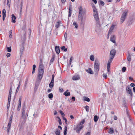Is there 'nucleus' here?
<instances>
[{
  "instance_id": "bf43d9fd",
  "label": "nucleus",
  "mask_w": 135,
  "mask_h": 135,
  "mask_svg": "<svg viewBox=\"0 0 135 135\" xmlns=\"http://www.w3.org/2000/svg\"><path fill=\"white\" fill-rule=\"evenodd\" d=\"M11 55V54L9 53H8L6 55V56L7 57H9Z\"/></svg>"
},
{
  "instance_id": "aec40b11",
  "label": "nucleus",
  "mask_w": 135,
  "mask_h": 135,
  "mask_svg": "<svg viewBox=\"0 0 135 135\" xmlns=\"http://www.w3.org/2000/svg\"><path fill=\"white\" fill-rule=\"evenodd\" d=\"M71 7H70L69 10V15H68V17H70L72 13V10L71 9Z\"/></svg>"
},
{
  "instance_id": "37998d69",
  "label": "nucleus",
  "mask_w": 135,
  "mask_h": 135,
  "mask_svg": "<svg viewBox=\"0 0 135 135\" xmlns=\"http://www.w3.org/2000/svg\"><path fill=\"white\" fill-rule=\"evenodd\" d=\"M7 50L8 52H10L11 51V47H7Z\"/></svg>"
},
{
  "instance_id": "a19ab883",
  "label": "nucleus",
  "mask_w": 135,
  "mask_h": 135,
  "mask_svg": "<svg viewBox=\"0 0 135 135\" xmlns=\"http://www.w3.org/2000/svg\"><path fill=\"white\" fill-rule=\"evenodd\" d=\"M48 97L49 98L51 99L53 97V95L52 93H50L49 94Z\"/></svg>"
},
{
  "instance_id": "7c9ffc66",
  "label": "nucleus",
  "mask_w": 135,
  "mask_h": 135,
  "mask_svg": "<svg viewBox=\"0 0 135 135\" xmlns=\"http://www.w3.org/2000/svg\"><path fill=\"white\" fill-rule=\"evenodd\" d=\"M83 128V127L82 126L80 128H78L77 127L76 129V132L78 133H79L80 130Z\"/></svg>"
},
{
  "instance_id": "f03ea898",
  "label": "nucleus",
  "mask_w": 135,
  "mask_h": 135,
  "mask_svg": "<svg viewBox=\"0 0 135 135\" xmlns=\"http://www.w3.org/2000/svg\"><path fill=\"white\" fill-rule=\"evenodd\" d=\"M26 106L25 105L23 106L22 110V114L21 117L20 125V128L23 127L25 123L26 122L27 118L28 117V114L27 112H25Z\"/></svg>"
},
{
  "instance_id": "680f3d73",
  "label": "nucleus",
  "mask_w": 135,
  "mask_h": 135,
  "mask_svg": "<svg viewBox=\"0 0 135 135\" xmlns=\"http://www.w3.org/2000/svg\"><path fill=\"white\" fill-rule=\"evenodd\" d=\"M90 132H88L84 135H90Z\"/></svg>"
},
{
  "instance_id": "338daca9",
  "label": "nucleus",
  "mask_w": 135,
  "mask_h": 135,
  "mask_svg": "<svg viewBox=\"0 0 135 135\" xmlns=\"http://www.w3.org/2000/svg\"><path fill=\"white\" fill-rule=\"evenodd\" d=\"M114 119L115 120H116L117 119V117L116 116H114Z\"/></svg>"
},
{
  "instance_id": "ddd939ff",
  "label": "nucleus",
  "mask_w": 135,
  "mask_h": 135,
  "mask_svg": "<svg viewBox=\"0 0 135 135\" xmlns=\"http://www.w3.org/2000/svg\"><path fill=\"white\" fill-rule=\"evenodd\" d=\"M112 62H109L108 61L107 65V70L108 72H109L110 71V65Z\"/></svg>"
},
{
  "instance_id": "864d4df0",
  "label": "nucleus",
  "mask_w": 135,
  "mask_h": 135,
  "mask_svg": "<svg viewBox=\"0 0 135 135\" xmlns=\"http://www.w3.org/2000/svg\"><path fill=\"white\" fill-rule=\"evenodd\" d=\"M73 58V56H71L70 60V65L71 64V62L72 61V59Z\"/></svg>"
},
{
  "instance_id": "3c124183",
  "label": "nucleus",
  "mask_w": 135,
  "mask_h": 135,
  "mask_svg": "<svg viewBox=\"0 0 135 135\" xmlns=\"http://www.w3.org/2000/svg\"><path fill=\"white\" fill-rule=\"evenodd\" d=\"M126 67H123V68H122V71L123 72H125L126 71Z\"/></svg>"
},
{
  "instance_id": "49530a36",
  "label": "nucleus",
  "mask_w": 135,
  "mask_h": 135,
  "mask_svg": "<svg viewBox=\"0 0 135 135\" xmlns=\"http://www.w3.org/2000/svg\"><path fill=\"white\" fill-rule=\"evenodd\" d=\"M85 23V21H80V24L81 26H84Z\"/></svg>"
},
{
  "instance_id": "39448f33",
  "label": "nucleus",
  "mask_w": 135,
  "mask_h": 135,
  "mask_svg": "<svg viewBox=\"0 0 135 135\" xmlns=\"http://www.w3.org/2000/svg\"><path fill=\"white\" fill-rule=\"evenodd\" d=\"M100 63L98 60H95L94 64V71L96 74H98L99 71Z\"/></svg>"
},
{
  "instance_id": "2f4dec72",
  "label": "nucleus",
  "mask_w": 135,
  "mask_h": 135,
  "mask_svg": "<svg viewBox=\"0 0 135 135\" xmlns=\"http://www.w3.org/2000/svg\"><path fill=\"white\" fill-rule=\"evenodd\" d=\"M67 127L66 126L65 127V129L64 131V135H66L67 134Z\"/></svg>"
},
{
  "instance_id": "5701e85b",
  "label": "nucleus",
  "mask_w": 135,
  "mask_h": 135,
  "mask_svg": "<svg viewBox=\"0 0 135 135\" xmlns=\"http://www.w3.org/2000/svg\"><path fill=\"white\" fill-rule=\"evenodd\" d=\"M99 119V117L97 115H95L94 117V120L95 122H97Z\"/></svg>"
},
{
  "instance_id": "c85d7f7f",
  "label": "nucleus",
  "mask_w": 135,
  "mask_h": 135,
  "mask_svg": "<svg viewBox=\"0 0 135 135\" xmlns=\"http://www.w3.org/2000/svg\"><path fill=\"white\" fill-rule=\"evenodd\" d=\"M84 100L85 101H86L88 102H89L90 101V99H89V98L86 97H84Z\"/></svg>"
},
{
  "instance_id": "412c9836",
  "label": "nucleus",
  "mask_w": 135,
  "mask_h": 135,
  "mask_svg": "<svg viewBox=\"0 0 135 135\" xmlns=\"http://www.w3.org/2000/svg\"><path fill=\"white\" fill-rule=\"evenodd\" d=\"M114 132V131L112 128H110L108 131V133L110 134L113 133Z\"/></svg>"
},
{
  "instance_id": "774afa93",
  "label": "nucleus",
  "mask_w": 135,
  "mask_h": 135,
  "mask_svg": "<svg viewBox=\"0 0 135 135\" xmlns=\"http://www.w3.org/2000/svg\"><path fill=\"white\" fill-rule=\"evenodd\" d=\"M92 1H93L95 4H96L97 3V0H92Z\"/></svg>"
},
{
  "instance_id": "5fc2aeb1",
  "label": "nucleus",
  "mask_w": 135,
  "mask_h": 135,
  "mask_svg": "<svg viewBox=\"0 0 135 135\" xmlns=\"http://www.w3.org/2000/svg\"><path fill=\"white\" fill-rule=\"evenodd\" d=\"M54 77H55L54 75V74L52 75L51 81H54Z\"/></svg>"
},
{
  "instance_id": "e433bc0d",
  "label": "nucleus",
  "mask_w": 135,
  "mask_h": 135,
  "mask_svg": "<svg viewBox=\"0 0 135 135\" xmlns=\"http://www.w3.org/2000/svg\"><path fill=\"white\" fill-rule=\"evenodd\" d=\"M3 16H6V11L5 9H3L2 12Z\"/></svg>"
},
{
  "instance_id": "f257e3e1",
  "label": "nucleus",
  "mask_w": 135,
  "mask_h": 135,
  "mask_svg": "<svg viewBox=\"0 0 135 135\" xmlns=\"http://www.w3.org/2000/svg\"><path fill=\"white\" fill-rule=\"evenodd\" d=\"M94 8V9H93V12H94L93 16L96 22L95 31L97 32H100L101 31L102 28L101 27V25L100 24L99 18L98 16L97 9L95 7Z\"/></svg>"
},
{
  "instance_id": "603ef678",
  "label": "nucleus",
  "mask_w": 135,
  "mask_h": 135,
  "mask_svg": "<svg viewBox=\"0 0 135 135\" xmlns=\"http://www.w3.org/2000/svg\"><path fill=\"white\" fill-rule=\"evenodd\" d=\"M103 76L104 78L106 79L107 77V74H103Z\"/></svg>"
},
{
  "instance_id": "a878e982",
  "label": "nucleus",
  "mask_w": 135,
  "mask_h": 135,
  "mask_svg": "<svg viewBox=\"0 0 135 135\" xmlns=\"http://www.w3.org/2000/svg\"><path fill=\"white\" fill-rule=\"evenodd\" d=\"M12 92V88L11 87L10 90H9V93L8 98H11Z\"/></svg>"
},
{
  "instance_id": "f3484780",
  "label": "nucleus",
  "mask_w": 135,
  "mask_h": 135,
  "mask_svg": "<svg viewBox=\"0 0 135 135\" xmlns=\"http://www.w3.org/2000/svg\"><path fill=\"white\" fill-rule=\"evenodd\" d=\"M11 123H8L7 127V131L8 133L9 132V131L10 129L11 126Z\"/></svg>"
},
{
  "instance_id": "72a5a7b5",
  "label": "nucleus",
  "mask_w": 135,
  "mask_h": 135,
  "mask_svg": "<svg viewBox=\"0 0 135 135\" xmlns=\"http://www.w3.org/2000/svg\"><path fill=\"white\" fill-rule=\"evenodd\" d=\"M79 20H80L81 21H85V19H83V16H78Z\"/></svg>"
},
{
  "instance_id": "2eb2a0df",
  "label": "nucleus",
  "mask_w": 135,
  "mask_h": 135,
  "mask_svg": "<svg viewBox=\"0 0 135 135\" xmlns=\"http://www.w3.org/2000/svg\"><path fill=\"white\" fill-rule=\"evenodd\" d=\"M85 71L89 73L90 74H94L91 68H89L88 69H86Z\"/></svg>"
},
{
  "instance_id": "58836bf2",
  "label": "nucleus",
  "mask_w": 135,
  "mask_h": 135,
  "mask_svg": "<svg viewBox=\"0 0 135 135\" xmlns=\"http://www.w3.org/2000/svg\"><path fill=\"white\" fill-rule=\"evenodd\" d=\"M73 25L75 26L76 28H78V25L76 22H73Z\"/></svg>"
},
{
  "instance_id": "ea45409f",
  "label": "nucleus",
  "mask_w": 135,
  "mask_h": 135,
  "mask_svg": "<svg viewBox=\"0 0 135 135\" xmlns=\"http://www.w3.org/2000/svg\"><path fill=\"white\" fill-rule=\"evenodd\" d=\"M9 37L10 38H11L12 37V30H10L9 32Z\"/></svg>"
},
{
  "instance_id": "69168bd1",
  "label": "nucleus",
  "mask_w": 135,
  "mask_h": 135,
  "mask_svg": "<svg viewBox=\"0 0 135 135\" xmlns=\"http://www.w3.org/2000/svg\"><path fill=\"white\" fill-rule=\"evenodd\" d=\"M130 85L132 87H133L135 86L134 84L133 83H131V84Z\"/></svg>"
},
{
  "instance_id": "9b49d317",
  "label": "nucleus",
  "mask_w": 135,
  "mask_h": 135,
  "mask_svg": "<svg viewBox=\"0 0 135 135\" xmlns=\"http://www.w3.org/2000/svg\"><path fill=\"white\" fill-rule=\"evenodd\" d=\"M110 41L114 43H115V35H113L111 36L110 37Z\"/></svg>"
},
{
  "instance_id": "4be33fe9",
  "label": "nucleus",
  "mask_w": 135,
  "mask_h": 135,
  "mask_svg": "<svg viewBox=\"0 0 135 135\" xmlns=\"http://www.w3.org/2000/svg\"><path fill=\"white\" fill-rule=\"evenodd\" d=\"M54 81H51L49 84V86L50 88H52L54 86Z\"/></svg>"
},
{
  "instance_id": "a211bd4d",
  "label": "nucleus",
  "mask_w": 135,
  "mask_h": 135,
  "mask_svg": "<svg viewBox=\"0 0 135 135\" xmlns=\"http://www.w3.org/2000/svg\"><path fill=\"white\" fill-rule=\"evenodd\" d=\"M12 22L13 23H15L16 22L15 20L16 19V17L13 14H12Z\"/></svg>"
},
{
  "instance_id": "9d476101",
  "label": "nucleus",
  "mask_w": 135,
  "mask_h": 135,
  "mask_svg": "<svg viewBox=\"0 0 135 135\" xmlns=\"http://www.w3.org/2000/svg\"><path fill=\"white\" fill-rule=\"evenodd\" d=\"M127 60L129 61V62H130L131 60V55L129 52H128Z\"/></svg>"
},
{
  "instance_id": "20e7f679",
  "label": "nucleus",
  "mask_w": 135,
  "mask_h": 135,
  "mask_svg": "<svg viewBox=\"0 0 135 135\" xmlns=\"http://www.w3.org/2000/svg\"><path fill=\"white\" fill-rule=\"evenodd\" d=\"M116 54V50L114 49L111 50L109 54V59L108 61L112 62V60L115 56Z\"/></svg>"
},
{
  "instance_id": "423d86ee",
  "label": "nucleus",
  "mask_w": 135,
  "mask_h": 135,
  "mask_svg": "<svg viewBox=\"0 0 135 135\" xmlns=\"http://www.w3.org/2000/svg\"><path fill=\"white\" fill-rule=\"evenodd\" d=\"M128 11V10H125L122 15L120 20V22L121 24H122L125 21L127 16Z\"/></svg>"
},
{
  "instance_id": "052dcab7",
  "label": "nucleus",
  "mask_w": 135,
  "mask_h": 135,
  "mask_svg": "<svg viewBox=\"0 0 135 135\" xmlns=\"http://www.w3.org/2000/svg\"><path fill=\"white\" fill-rule=\"evenodd\" d=\"M27 81H28L27 80H26L25 81V86L26 87V86L27 84Z\"/></svg>"
},
{
  "instance_id": "e2e57ef3",
  "label": "nucleus",
  "mask_w": 135,
  "mask_h": 135,
  "mask_svg": "<svg viewBox=\"0 0 135 135\" xmlns=\"http://www.w3.org/2000/svg\"><path fill=\"white\" fill-rule=\"evenodd\" d=\"M64 37H65V39L66 40V38L67 37V33H65Z\"/></svg>"
},
{
  "instance_id": "13d9d810",
  "label": "nucleus",
  "mask_w": 135,
  "mask_h": 135,
  "mask_svg": "<svg viewBox=\"0 0 135 135\" xmlns=\"http://www.w3.org/2000/svg\"><path fill=\"white\" fill-rule=\"evenodd\" d=\"M63 119L65 120V122L66 124H67V120L65 118H63Z\"/></svg>"
},
{
  "instance_id": "473e14b6",
  "label": "nucleus",
  "mask_w": 135,
  "mask_h": 135,
  "mask_svg": "<svg viewBox=\"0 0 135 135\" xmlns=\"http://www.w3.org/2000/svg\"><path fill=\"white\" fill-rule=\"evenodd\" d=\"M24 47L23 45H22V47H21L20 50V52L21 53V54L22 53V52L24 50Z\"/></svg>"
},
{
  "instance_id": "bb28decb",
  "label": "nucleus",
  "mask_w": 135,
  "mask_h": 135,
  "mask_svg": "<svg viewBox=\"0 0 135 135\" xmlns=\"http://www.w3.org/2000/svg\"><path fill=\"white\" fill-rule=\"evenodd\" d=\"M55 133L56 135H60V131L57 129H56V131L55 132Z\"/></svg>"
},
{
  "instance_id": "c9c22d12",
  "label": "nucleus",
  "mask_w": 135,
  "mask_h": 135,
  "mask_svg": "<svg viewBox=\"0 0 135 135\" xmlns=\"http://www.w3.org/2000/svg\"><path fill=\"white\" fill-rule=\"evenodd\" d=\"M22 97H19V101H18V105H21V100H22Z\"/></svg>"
},
{
  "instance_id": "6e6d98bb",
  "label": "nucleus",
  "mask_w": 135,
  "mask_h": 135,
  "mask_svg": "<svg viewBox=\"0 0 135 135\" xmlns=\"http://www.w3.org/2000/svg\"><path fill=\"white\" fill-rule=\"evenodd\" d=\"M60 112L62 116H64L65 115L64 114L61 110H60Z\"/></svg>"
},
{
  "instance_id": "dca6fc26",
  "label": "nucleus",
  "mask_w": 135,
  "mask_h": 135,
  "mask_svg": "<svg viewBox=\"0 0 135 135\" xmlns=\"http://www.w3.org/2000/svg\"><path fill=\"white\" fill-rule=\"evenodd\" d=\"M55 50L56 53L57 54H59L60 52L59 47L57 46H55Z\"/></svg>"
},
{
  "instance_id": "4468645a",
  "label": "nucleus",
  "mask_w": 135,
  "mask_h": 135,
  "mask_svg": "<svg viewBox=\"0 0 135 135\" xmlns=\"http://www.w3.org/2000/svg\"><path fill=\"white\" fill-rule=\"evenodd\" d=\"M63 94L66 97L69 96L70 95V92H69V90H66V91Z\"/></svg>"
},
{
  "instance_id": "6ab92c4d",
  "label": "nucleus",
  "mask_w": 135,
  "mask_h": 135,
  "mask_svg": "<svg viewBox=\"0 0 135 135\" xmlns=\"http://www.w3.org/2000/svg\"><path fill=\"white\" fill-rule=\"evenodd\" d=\"M61 24V21H59L56 23L55 27H56V28H58L60 26Z\"/></svg>"
},
{
  "instance_id": "cd10ccee",
  "label": "nucleus",
  "mask_w": 135,
  "mask_h": 135,
  "mask_svg": "<svg viewBox=\"0 0 135 135\" xmlns=\"http://www.w3.org/2000/svg\"><path fill=\"white\" fill-rule=\"evenodd\" d=\"M23 3L22 2H21V4L20 6H19V7L20 8V13H21V12H22V7L23 6Z\"/></svg>"
},
{
  "instance_id": "79ce46f5",
  "label": "nucleus",
  "mask_w": 135,
  "mask_h": 135,
  "mask_svg": "<svg viewBox=\"0 0 135 135\" xmlns=\"http://www.w3.org/2000/svg\"><path fill=\"white\" fill-rule=\"evenodd\" d=\"M85 123V119H84L82 120L80 123L79 124V125L80 126L81 125H83L82 124H83Z\"/></svg>"
},
{
  "instance_id": "4c0bfd02",
  "label": "nucleus",
  "mask_w": 135,
  "mask_h": 135,
  "mask_svg": "<svg viewBox=\"0 0 135 135\" xmlns=\"http://www.w3.org/2000/svg\"><path fill=\"white\" fill-rule=\"evenodd\" d=\"M85 108L87 112L89 111V107L88 106L86 105L85 107Z\"/></svg>"
},
{
  "instance_id": "393cba45",
  "label": "nucleus",
  "mask_w": 135,
  "mask_h": 135,
  "mask_svg": "<svg viewBox=\"0 0 135 135\" xmlns=\"http://www.w3.org/2000/svg\"><path fill=\"white\" fill-rule=\"evenodd\" d=\"M11 98H8V102L7 104V108H9L10 106Z\"/></svg>"
},
{
  "instance_id": "7ed1b4c3",
  "label": "nucleus",
  "mask_w": 135,
  "mask_h": 135,
  "mask_svg": "<svg viewBox=\"0 0 135 135\" xmlns=\"http://www.w3.org/2000/svg\"><path fill=\"white\" fill-rule=\"evenodd\" d=\"M44 65L42 63V60L41 59H40V60L38 74V77L40 80H41L43 76L44 73Z\"/></svg>"
},
{
  "instance_id": "f704fd0d",
  "label": "nucleus",
  "mask_w": 135,
  "mask_h": 135,
  "mask_svg": "<svg viewBox=\"0 0 135 135\" xmlns=\"http://www.w3.org/2000/svg\"><path fill=\"white\" fill-rule=\"evenodd\" d=\"M90 59L92 61H94V57L93 55H91L90 57Z\"/></svg>"
},
{
  "instance_id": "4d7b16f0",
  "label": "nucleus",
  "mask_w": 135,
  "mask_h": 135,
  "mask_svg": "<svg viewBox=\"0 0 135 135\" xmlns=\"http://www.w3.org/2000/svg\"><path fill=\"white\" fill-rule=\"evenodd\" d=\"M59 91L60 92H62L63 91V90L62 88H60V87L59 88Z\"/></svg>"
},
{
  "instance_id": "c03bdc74",
  "label": "nucleus",
  "mask_w": 135,
  "mask_h": 135,
  "mask_svg": "<svg viewBox=\"0 0 135 135\" xmlns=\"http://www.w3.org/2000/svg\"><path fill=\"white\" fill-rule=\"evenodd\" d=\"M11 1H7V4L8 7H10V3Z\"/></svg>"
},
{
  "instance_id": "0e129e2a",
  "label": "nucleus",
  "mask_w": 135,
  "mask_h": 135,
  "mask_svg": "<svg viewBox=\"0 0 135 135\" xmlns=\"http://www.w3.org/2000/svg\"><path fill=\"white\" fill-rule=\"evenodd\" d=\"M82 126L83 127V125H81L80 126L79 124V125H78L77 128H80Z\"/></svg>"
},
{
  "instance_id": "6e6552de",
  "label": "nucleus",
  "mask_w": 135,
  "mask_h": 135,
  "mask_svg": "<svg viewBox=\"0 0 135 135\" xmlns=\"http://www.w3.org/2000/svg\"><path fill=\"white\" fill-rule=\"evenodd\" d=\"M80 76L78 74H75L74 75L72 78V79L74 80H76L80 79Z\"/></svg>"
},
{
  "instance_id": "de8ad7c7",
  "label": "nucleus",
  "mask_w": 135,
  "mask_h": 135,
  "mask_svg": "<svg viewBox=\"0 0 135 135\" xmlns=\"http://www.w3.org/2000/svg\"><path fill=\"white\" fill-rule=\"evenodd\" d=\"M20 85H21V84H20L19 83L18 86V87L17 88V89H16V93H17L18 92V90H19V88H20Z\"/></svg>"
},
{
  "instance_id": "c756f323",
  "label": "nucleus",
  "mask_w": 135,
  "mask_h": 135,
  "mask_svg": "<svg viewBox=\"0 0 135 135\" xmlns=\"http://www.w3.org/2000/svg\"><path fill=\"white\" fill-rule=\"evenodd\" d=\"M55 58V56L54 55H53L52 56V57L51 59V60L50 61V64H51L54 61V59Z\"/></svg>"
},
{
  "instance_id": "09e8293b",
  "label": "nucleus",
  "mask_w": 135,
  "mask_h": 135,
  "mask_svg": "<svg viewBox=\"0 0 135 135\" xmlns=\"http://www.w3.org/2000/svg\"><path fill=\"white\" fill-rule=\"evenodd\" d=\"M100 4L102 6H104V3L103 1H100Z\"/></svg>"
},
{
  "instance_id": "a18cd8bd",
  "label": "nucleus",
  "mask_w": 135,
  "mask_h": 135,
  "mask_svg": "<svg viewBox=\"0 0 135 135\" xmlns=\"http://www.w3.org/2000/svg\"><path fill=\"white\" fill-rule=\"evenodd\" d=\"M57 118H58L59 119L58 120V121H59V124L60 125H61L62 124V123H61V120L60 118L58 117H57Z\"/></svg>"
},
{
  "instance_id": "f8f14e48",
  "label": "nucleus",
  "mask_w": 135,
  "mask_h": 135,
  "mask_svg": "<svg viewBox=\"0 0 135 135\" xmlns=\"http://www.w3.org/2000/svg\"><path fill=\"white\" fill-rule=\"evenodd\" d=\"M115 26L114 25H112L111 26V27H110V29L109 30V32H108V34H110L111 33L113 30L114 29V28Z\"/></svg>"
},
{
  "instance_id": "0eeeda50",
  "label": "nucleus",
  "mask_w": 135,
  "mask_h": 135,
  "mask_svg": "<svg viewBox=\"0 0 135 135\" xmlns=\"http://www.w3.org/2000/svg\"><path fill=\"white\" fill-rule=\"evenodd\" d=\"M86 14V11L83 10L82 6H80L79 8L78 16H83L84 15Z\"/></svg>"
},
{
  "instance_id": "b1692460",
  "label": "nucleus",
  "mask_w": 135,
  "mask_h": 135,
  "mask_svg": "<svg viewBox=\"0 0 135 135\" xmlns=\"http://www.w3.org/2000/svg\"><path fill=\"white\" fill-rule=\"evenodd\" d=\"M32 68V74H33L35 73V71L36 65H33Z\"/></svg>"
},
{
  "instance_id": "1a4fd4ad",
  "label": "nucleus",
  "mask_w": 135,
  "mask_h": 135,
  "mask_svg": "<svg viewBox=\"0 0 135 135\" xmlns=\"http://www.w3.org/2000/svg\"><path fill=\"white\" fill-rule=\"evenodd\" d=\"M127 93L130 94L131 96H132V90L130 89V88L127 87L126 88Z\"/></svg>"
},
{
  "instance_id": "8fccbe9b",
  "label": "nucleus",
  "mask_w": 135,
  "mask_h": 135,
  "mask_svg": "<svg viewBox=\"0 0 135 135\" xmlns=\"http://www.w3.org/2000/svg\"><path fill=\"white\" fill-rule=\"evenodd\" d=\"M21 105H18L17 108V110L18 111H19L21 109Z\"/></svg>"
}]
</instances>
